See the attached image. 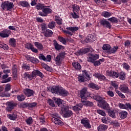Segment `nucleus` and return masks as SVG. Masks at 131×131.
<instances>
[{
	"label": "nucleus",
	"instance_id": "f704fd0d",
	"mask_svg": "<svg viewBox=\"0 0 131 131\" xmlns=\"http://www.w3.org/2000/svg\"><path fill=\"white\" fill-rule=\"evenodd\" d=\"M54 18L55 21L58 25H62V21H63V19H62L60 16L58 15H55Z\"/></svg>",
	"mask_w": 131,
	"mask_h": 131
},
{
	"label": "nucleus",
	"instance_id": "f257e3e1",
	"mask_svg": "<svg viewBox=\"0 0 131 131\" xmlns=\"http://www.w3.org/2000/svg\"><path fill=\"white\" fill-rule=\"evenodd\" d=\"M51 91L53 95H57V96H61V97H66L69 94L67 90L60 85L52 87Z\"/></svg>",
	"mask_w": 131,
	"mask_h": 131
},
{
	"label": "nucleus",
	"instance_id": "5fc2aeb1",
	"mask_svg": "<svg viewBox=\"0 0 131 131\" xmlns=\"http://www.w3.org/2000/svg\"><path fill=\"white\" fill-rule=\"evenodd\" d=\"M110 49H111V46L109 44H104L102 47V49L104 51H106V52L110 51Z\"/></svg>",
	"mask_w": 131,
	"mask_h": 131
},
{
	"label": "nucleus",
	"instance_id": "4be33fe9",
	"mask_svg": "<svg viewBox=\"0 0 131 131\" xmlns=\"http://www.w3.org/2000/svg\"><path fill=\"white\" fill-rule=\"evenodd\" d=\"M53 101H55V104H57L58 107H60L61 109H62V107L63 106H66V105H64V104L62 103V102H63V100L60 98H57L56 97L53 98Z\"/></svg>",
	"mask_w": 131,
	"mask_h": 131
},
{
	"label": "nucleus",
	"instance_id": "412c9836",
	"mask_svg": "<svg viewBox=\"0 0 131 131\" xmlns=\"http://www.w3.org/2000/svg\"><path fill=\"white\" fill-rule=\"evenodd\" d=\"M93 76H94V77H96V78H97L99 80H101V81H102V80H107V78L102 74L95 73V74H94Z\"/></svg>",
	"mask_w": 131,
	"mask_h": 131
},
{
	"label": "nucleus",
	"instance_id": "473e14b6",
	"mask_svg": "<svg viewBox=\"0 0 131 131\" xmlns=\"http://www.w3.org/2000/svg\"><path fill=\"white\" fill-rule=\"evenodd\" d=\"M72 12H76L79 13V11L80 10V7H79V5H78L77 4L72 5Z\"/></svg>",
	"mask_w": 131,
	"mask_h": 131
},
{
	"label": "nucleus",
	"instance_id": "603ef678",
	"mask_svg": "<svg viewBox=\"0 0 131 131\" xmlns=\"http://www.w3.org/2000/svg\"><path fill=\"white\" fill-rule=\"evenodd\" d=\"M48 27L50 29H54V28H56V23L55 21H51L49 23Z\"/></svg>",
	"mask_w": 131,
	"mask_h": 131
},
{
	"label": "nucleus",
	"instance_id": "3c124183",
	"mask_svg": "<svg viewBox=\"0 0 131 131\" xmlns=\"http://www.w3.org/2000/svg\"><path fill=\"white\" fill-rule=\"evenodd\" d=\"M82 73V76L84 77H85V78H86L87 79H91L90 77V75L89 74V72H88V71L85 70H83Z\"/></svg>",
	"mask_w": 131,
	"mask_h": 131
},
{
	"label": "nucleus",
	"instance_id": "20e7f679",
	"mask_svg": "<svg viewBox=\"0 0 131 131\" xmlns=\"http://www.w3.org/2000/svg\"><path fill=\"white\" fill-rule=\"evenodd\" d=\"M52 13H53V10L50 8V6L44 5L42 11L38 12V15L41 17H47L48 15L52 14Z\"/></svg>",
	"mask_w": 131,
	"mask_h": 131
},
{
	"label": "nucleus",
	"instance_id": "393cba45",
	"mask_svg": "<svg viewBox=\"0 0 131 131\" xmlns=\"http://www.w3.org/2000/svg\"><path fill=\"white\" fill-rule=\"evenodd\" d=\"M88 88L92 89V90H95L96 91H99L100 87L97 84H95L93 82H91L88 84Z\"/></svg>",
	"mask_w": 131,
	"mask_h": 131
},
{
	"label": "nucleus",
	"instance_id": "864d4df0",
	"mask_svg": "<svg viewBox=\"0 0 131 131\" xmlns=\"http://www.w3.org/2000/svg\"><path fill=\"white\" fill-rule=\"evenodd\" d=\"M58 39L60 42H61V43L66 46V39L61 36H58Z\"/></svg>",
	"mask_w": 131,
	"mask_h": 131
},
{
	"label": "nucleus",
	"instance_id": "69168bd1",
	"mask_svg": "<svg viewBox=\"0 0 131 131\" xmlns=\"http://www.w3.org/2000/svg\"><path fill=\"white\" fill-rule=\"evenodd\" d=\"M48 103L51 107H55V101H54V100H53L51 99H48Z\"/></svg>",
	"mask_w": 131,
	"mask_h": 131
},
{
	"label": "nucleus",
	"instance_id": "49530a36",
	"mask_svg": "<svg viewBox=\"0 0 131 131\" xmlns=\"http://www.w3.org/2000/svg\"><path fill=\"white\" fill-rule=\"evenodd\" d=\"M108 111V116H110V117H112V118H116V116L115 115V112L114 111H112L110 108L107 110Z\"/></svg>",
	"mask_w": 131,
	"mask_h": 131
},
{
	"label": "nucleus",
	"instance_id": "de8ad7c7",
	"mask_svg": "<svg viewBox=\"0 0 131 131\" xmlns=\"http://www.w3.org/2000/svg\"><path fill=\"white\" fill-rule=\"evenodd\" d=\"M67 30H70V31H72V32H75V31H77L79 29V27H69L66 28Z\"/></svg>",
	"mask_w": 131,
	"mask_h": 131
},
{
	"label": "nucleus",
	"instance_id": "052dcab7",
	"mask_svg": "<svg viewBox=\"0 0 131 131\" xmlns=\"http://www.w3.org/2000/svg\"><path fill=\"white\" fill-rule=\"evenodd\" d=\"M0 48L3 49L5 51H8V50H9V46L8 45L5 43L0 44Z\"/></svg>",
	"mask_w": 131,
	"mask_h": 131
},
{
	"label": "nucleus",
	"instance_id": "ddd939ff",
	"mask_svg": "<svg viewBox=\"0 0 131 131\" xmlns=\"http://www.w3.org/2000/svg\"><path fill=\"white\" fill-rule=\"evenodd\" d=\"M3 72H0V79L2 78V79H4L2 81L3 83H7V82H10L11 81V77H9V75L8 74H5V75H3Z\"/></svg>",
	"mask_w": 131,
	"mask_h": 131
},
{
	"label": "nucleus",
	"instance_id": "a18cd8bd",
	"mask_svg": "<svg viewBox=\"0 0 131 131\" xmlns=\"http://www.w3.org/2000/svg\"><path fill=\"white\" fill-rule=\"evenodd\" d=\"M21 68L25 71H30L31 70L30 69V66L29 64H27V63H24L21 66Z\"/></svg>",
	"mask_w": 131,
	"mask_h": 131
},
{
	"label": "nucleus",
	"instance_id": "c85d7f7f",
	"mask_svg": "<svg viewBox=\"0 0 131 131\" xmlns=\"http://www.w3.org/2000/svg\"><path fill=\"white\" fill-rule=\"evenodd\" d=\"M34 45L36 48H37V50H39V51H43V45H42V43L39 42H34Z\"/></svg>",
	"mask_w": 131,
	"mask_h": 131
},
{
	"label": "nucleus",
	"instance_id": "4468645a",
	"mask_svg": "<svg viewBox=\"0 0 131 131\" xmlns=\"http://www.w3.org/2000/svg\"><path fill=\"white\" fill-rule=\"evenodd\" d=\"M90 51V50L89 48H82L76 52L75 54L76 56H82L83 55H85V54L89 53Z\"/></svg>",
	"mask_w": 131,
	"mask_h": 131
},
{
	"label": "nucleus",
	"instance_id": "1a4fd4ad",
	"mask_svg": "<svg viewBox=\"0 0 131 131\" xmlns=\"http://www.w3.org/2000/svg\"><path fill=\"white\" fill-rule=\"evenodd\" d=\"M12 34V31L9 29H4L0 32V37L2 38H7Z\"/></svg>",
	"mask_w": 131,
	"mask_h": 131
},
{
	"label": "nucleus",
	"instance_id": "72a5a7b5",
	"mask_svg": "<svg viewBox=\"0 0 131 131\" xmlns=\"http://www.w3.org/2000/svg\"><path fill=\"white\" fill-rule=\"evenodd\" d=\"M16 39L14 38H11L9 39V46H10V47H12V48H16Z\"/></svg>",
	"mask_w": 131,
	"mask_h": 131
},
{
	"label": "nucleus",
	"instance_id": "774afa93",
	"mask_svg": "<svg viewBox=\"0 0 131 131\" xmlns=\"http://www.w3.org/2000/svg\"><path fill=\"white\" fill-rule=\"evenodd\" d=\"M78 81L79 82H84V77L83 76H78Z\"/></svg>",
	"mask_w": 131,
	"mask_h": 131
},
{
	"label": "nucleus",
	"instance_id": "cd10ccee",
	"mask_svg": "<svg viewBox=\"0 0 131 131\" xmlns=\"http://www.w3.org/2000/svg\"><path fill=\"white\" fill-rule=\"evenodd\" d=\"M128 113L125 111H122L119 113V116L121 119H125L127 117Z\"/></svg>",
	"mask_w": 131,
	"mask_h": 131
},
{
	"label": "nucleus",
	"instance_id": "a19ab883",
	"mask_svg": "<svg viewBox=\"0 0 131 131\" xmlns=\"http://www.w3.org/2000/svg\"><path fill=\"white\" fill-rule=\"evenodd\" d=\"M119 79L120 80H125V77H126V74L124 72H120L119 73V76H118Z\"/></svg>",
	"mask_w": 131,
	"mask_h": 131
},
{
	"label": "nucleus",
	"instance_id": "b1692460",
	"mask_svg": "<svg viewBox=\"0 0 131 131\" xmlns=\"http://www.w3.org/2000/svg\"><path fill=\"white\" fill-rule=\"evenodd\" d=\"M118 50V47L117 46H114L113 48L111 47L109 51H105L106 54L107 55H111V54H115Z\"/></svg>",
	"mask_w": 131,
	"mask_h": 131
},
{
	"label": "nucleus",
	"instance_id": "9d476101",
	"mask_svg": "<svg viewBox=\"0 0 131 131\" xmlns=\"http://www.w3.org/2000/svg\"><path fill=\"white\" fill-rule=\"evenodd\" d=\"M97 105L99 108H102L104 110H109V104L107 103V101L105 100H103L102 101L97 104Z\"/></svg>",
	"mask_w": 131,
	"mask_h": 131
},
{
	"label": "nucleus",
	"instance_id": "423d86ee",
	"mask_svg": "<svg viewBox=\"0 0 131 131\" xmlns=\"http://www.w3.org/2000/svg\"><path fill=\"white\" fill-rule=\"evenodd\" d=\"M80 97L81 98V101L88 100V98H89V93L88 92V89L86 88H83L80 91Z\"/></svg>",
	"mask_w": 131,
	"mask_h": 131
},
{
	"label": "nucleus",
	"instance_id": "7c9ffc66",
	"mask_svg": "<svg viewBox=\"0 0 131 131\" xmlns=\"http://www.w3.org/2000/svg\"><path fill=\"white\" fill-rule=\"evenodd\" d=\"M53 34L54 32H53L52 30L50 29H47L45 32L44 36H45V37H52Z\"/></svg>",
	"mask_w": 131,
	"mask_h": 131
},
{
	"label": "nucleus",
	"instance_id": "ea45409f",
	"mask_svg": "<svg viewBox=\"0 0 131 131\" xmlns=\"http://www.w3.org/2000/svg\"><path fill=\"white\" fill-rule=\"evenodd\" d=\"M8 118L10 120H16L17 119V113L14 112L12 114L8 115Z\"/></svg>",
	"mask_w": 131,
	"mask_h": 131
},
{
	"label": "nucleus",
	"instance_id": "e433bc0d",
	"mask_svg": "<svg viewBox=\"0 0 131 131\" xmlns=\"http://www.w3.org/2000/svg\"><path fill=\"white\" fill-rule=\"evenodd\" d=\"M82 103H83L85 106L87 107H93L94 103L90 101H86V100H83L81 101Z\"/></svg>",
	"mask_w": 131,
	"mask_h": 131
},
{
	"label": "nucleus",
	"instance_id": "09e8293b",
	"mask_svg": "<svg viewBox=\"0 0 131 131\" xmlns=\"http://www.w3.org/2000/svg\"><path fill=\"white\" fill-rule=\"evenodd\" d=\"M43 7H45V4L41 3H38V4L36 5L35 8L37 11H42Z\"/></svg>",
	"mask_w": 131,
	"mask_h": 131
},
{
	"label": "nucleus",
	"instance_id": "bf43d9fd",
	"mask_svg": "<svg viewBox=\"0 0 131 131\" xmlns=\"http://www.w3.org/2000/svg\"><path fill=\"white\" fill-rule=\"evenodd\" d=\"M122 66H123V68L124 69H125V70H127V71H128V70H129V68H130V67L129 66L128 63L126 62H123L122 63Z\"/></svg>",
	"mask_w": 131,
	"mask_h": 131
},
{
	"label": "nucleus",
	"instance_id": "680f3d73",
	"mask_svg": "<svg viewBox=\"0 0 131 131\" xmlns=\"http://www.w3.org/2000/svg\"><path fill=\"white\" fill-rule=\"evenodd\" d=\"M95 100L96 101H97L98 104H99V103L102 102L104 100V99H103V97H102L100 96L96 95V97H95Z\"/></svg>",
	"mask_w": 131,
	"mask_h": 131
},
{
	"label": "nucleus",
	"instance_id": "37998d69",
	"mask_svg": "<svg viewBox=\"0 0 131 131\" xmlns=\"http://www.w3.org/2000/svg\"><path fill=\"white\" fill-rule=\"evenodd\" d=\"M25 121L27 125H31L33 123V119L32 117H29L27 118Z\"/></svg>",
	"mask_w": 131,
	"mask_h": 131
},
{
	"label": "nucleus",
	"instance_id": "bb28decb",
	"mask_svg": "<svg viewBox=\"0 0 131 131\" xmlns=\"http://www.w3.org/2000/svg\"><path fill=\"white\" fill-rule=\"evenodd\" d=\"M120 90L121 92H122V93H125L126 94H127L128 91L129 90L127 85L125 84L121 85L120 86Z\"/></svg>",
	"mask_w": 131,
	"mask_h": 131
},
{
	"label": "nucleus",
	"instance_id": "39448f33",
	"mask_svg": "<svg viewBox=\"0 0 131 131\" xmlns=\"http://www.w3.org/2000/svg\"><path fill=\"white\" fill-rule=\"evenodd\" d=\"M2 8L6 11H12L14 8V3L9 1H5L2 4Z\"/></svg>",
	"mask_w": 131,
	"mask_h": 131
},
{
	"label": "nucleus",
	"instance_id": "a878e982",
	"mask_svg": "<svg viewBox=\"0 0 131 131\" xmlns=\"http://www.w3.org/2000/svg\"><path fill=\"white\" fill-rule=\"evenodd\" d=\"M24 78H25L26 79H30V80H32L33 79L34 76H33V73L32 72L31 74H30L28 72H25L24 74Z\"/></svg>",
	"mask_w": 131,
	"mask_h": 131
},
{
	"label": "nucleus",
	"instance_id": "f3484780",
	"mask_svg": "<svg viewBox=\"0 0 131 131\" xmlns=\"http://www.w3.org/2000/svg\"><path fill=\"white\" fill-rule=\"evenodd\" d=\"M35 93V92L33 90L28 88L26 89L24 91V94H25V96L28 98L32 97V96L34 95Z\"/></svg>",
	"mask_w": 131,
	"mask_h": 131
},
{
	"label": "nucleus",
	"instance_id": "7ed1b4c3",
	"mask_svg": "<svg viewBox=\"0 0 131 131\" xmlns=\"http://www.w3.org/2000/svg\"><path fill=\"white\" fill-rule=\"evenodd\" d=\"M70 107L67 105L63 106L61 108L60 114L63 118H69L73 115V112L70 110Z\"/></svg>",
	"mask_w": 131,
	"mask_h": 131
},
{
	"label": "nucleus",
	"instance_id": "2f4dec72",
	"mask_svg": "<svg viewBox=\"0 0 131 131\" xmlns=\"http://www.w3.org/2000/svg\"><path fill=\"white\" fill-rule=\"evenodd\" d=\"M107 128H108V126L105 124H100L97 127V129L98 131H105V130H107Z\"/></svg>",
	"mask_w": 131,
	"mask_h": 131
},
{
	"label": "nucleus",
	"instance_id": "6ab92c4d",
	"mask_svg": "<svg viewBox=\"0 0 131 131\" xmlns=\"http://www.w3.org/2000/svg\"><path fill=\"white\" fill-rule=\"evenodd\" d=\"M83 107V104L82 103H77L75 106L72 107L73 111L77 112V113H79V111L82 109Z\"/></svg>",
	"mask_w": 131,
	"mask_h": 131
},
{
	"label": "nucleus",
	"instance_id": "0eeeda50",
	"mask_svg": "<svg viewBox=\"0 0 131 131\" xmlns=\"http://www.w3.org/2000/svg\"><path fill=\"white\" fill-rule=\"evenodd\" d=\"M6 105L7 106L6 108V111H7V112H11L15 107H16L17 104V102H15L14 101H8L6 102Z\"/></svg>",
	"mask_w": 131,
	"mask_h": 131
},
{
	"label": "nucleus",
	"instance_id": "dca6fc26",
	"mask_svg": "<svg viewBox=\"0 0 131 131\" xmlns=\"http://www.w3.org/2000/svg\"><path fill=\"white\" fill-rule=\"evenodd\" d=\"M53 42L55 50H56V51H61V50H64V49H65V47L64 46L58 43L57 40L54 39Z\"/></svg>",
	"mask_w": 131,
	"mask_h": 131
},
{
	"label": "nucleus",
	"instance_id": "6e6d98bb",
	"mask_svg": "<svg viewBox=\"0 0 131 131\" xmlns=\"http://www.w3.org/2000/svg\"><path fill=\"white\" fill-rule=\"evenodd\" d=\"M107 20L112 23H118V18L115 17H111L107 19Z\"/></svg>",
	"mask_w": 131,
	"mask_h": 131
},
{
	"label": "nucleus",
	"instance_id": "a211bd4d",
	"mask_svg": "<svg viewBox=\"0 0 131 131\" xmlns=\"http://www.w3.org/2000/svg\"><path fill=\"white\" fill-rule=\"evenodd\" d=\"M25 47L26 49L28 50H31L32 52L33 53H38V50L34 47L33 45H32L31 43H27L25 45Z\"/></svg>",
	"mask_w": 131,
	"mask_h": 131
},
{
	"label": "nucleus",
	"instance_id": "e2e57ef3",
	"mask_svg": "<svg viewBox=\"0 0 131 131\" xmlns=\"http://www.w3.org/2000/svg\"><path fill=\"white\" fill-rule=\"evenodd\" d=\"M55 62L56 65H60L61 64V57L58 55L55 58Z\"/></svg>",
	"mask_w": 131,
	"mask_h": 131
},
{
	"label": "nucleus",
	"instance_id": "f8f14e48",
	"mask_svg": "<svg viewBox=\"0 0 131 131\" xmlns=\"http://www.w3.org/2000/svg\"><path fill=\"white\" fill-rule=\"evenodd\" d=\"M10 90H11V85L10 84H7L5 87L4 92L0 94V96L3 97H10L11 95L10 94V93H8V92H9V91H10Z\"/></svg>",
	"mask_w": 131,
	"mask_h": 131
},
{
	"label": "nucleus",
	"instance_id": "c9c22d12",
	"mask_svg": "<svg viewBox=\"0 0 131 131\" xmlns=\"http://www.w3.org/2000/svg\"><path fill=\"white\" fill-rule=\"evenodd\" d=\"M73 67L76 70H80L81 69V65L78 62H75L72 63Z\"/></svg>",
	"mask_w": 131,
	"mask_h": 131
},
{
	"label": "nucleus",
	"instance_id": "2eb2a0df",
	"mask_svg": "<svg viewBox=\"0 0 131 131\" xmlns=\"http://www.w3.org/2000/svg\"><path fill=\"white\" fill-rule=\"evenodd\" d=\"M26 58L28 61H30V62L33 63V64H38L39 62V60H38V59L30 55L26 56Z\"/></svg>",
	"mask_w": 131,
	"mask_h": 131
},
{
	"label": "nucleus",
	"instance_id": "4c0bfd02",
	"mask_svg": "<svg viewBox=\"0 0 131 131\" xmlns=\"http://www.w3.org/2000/svg\"><path fill=\"white\" fill-rule=\"evenodd\" d=\"M12 74L14 78H17V76H18V71L17 70V68H16V64L13 65L12 67Z\"/></svg>",
	"mask_w": 131,
	"mask_h": 131
},
{
	"label": "nucleus",
	"instance_id": "c03bdc74",
	"mask_svg": "<svg viewBox=\"0 0 131 131\" xmlns=\"http://www.w3.org/2000/svg\"><path fill=\"white\" fill-rule=\"evenodd\" d=\"M19 5L23 7V8H28L30 5L27 2V1H22L19 2Z\"/></svg>",
	"mask_w": 131,
	"mask_h": 131
},
{
	"label": "nucleus",
	"instance_id": "9b49d317",
	"mask_svg": "<svg viewBox=\"0 0 131 131\" xmlns=\"http://www.w3.org/2000/svg\"><path fill=\"white\" fill-rule=\"evenodd\" d=\"M81 124H82L85 128L90 129L92 127V125L90 123V120L88 118H83L81 120Z\"/></svg>",
	"mask_w": 131,
	"mask_h": 131
},
{
	"label": "nucleus",
	"instance_id": "338daca9",
	"mask_svg": "<svg viewBox=\"0 0 131 131\" xmlns=\"http://www.w3.org/2000/svg\"><path fill=\"white\" fill-rule=\"evenodd\" d=\"M120 109H125L126 110V103L123 104V103H119L118 105Z\"/></svg>",
	"mask_w": 131,
	"mask_h": 131
},
{
	"label": "nucleus",
	"instance_id": "5701e85b",
	"mask_svg": "<svg viewBox=\"0 0 131 131\" xmlns=\"http://www.w3.org/2000/svg\"><path fill=\"white\" fill-rule=\"evenodd\" d=\"M52 122H54L56 125L63 126L64 123L61 120L60 118H52Z\"/></svg>",
	"mask_w": 131,
	"mask_h": 131
},
{
	"label": "nucleus",
	"instance_id": "79ce46f5",
	"mask_svg": "<svg viewBox=\"0 0 131 131\" xmlns=\"http://www.w3.org/2000/svg\"><path fill=\"white\" fill-rule=\"evenodd\" d=\"M16 98L18 102H23V101L25 100L26 97H25V95L20 94V95H17L16 96Z\"/></svg>",
	"mask_w": 131,
	"mask_h": 131
},
{
	"label": "nucleus",
	"instance_id": "f03ea898",
	"mask_svg": "<svg viewBox=\"0 0 131 131\" xmlns=\"http://www.w3.org/2000/svg\"><path fill=\"white\" fill-rule=\"evenodd\" d=\"M99 58H100L99 54L89 53V57H87V61L89 63H92L94 66L97 67V66H100V65H101V62L98 60Z\"/></svg>",
	"mask_w": 131,
	"mask_h": 131
},
{
	"label": "nucleus",
	"instance_id": "8fccbe9b",
	"mask_svg": "<svg viewBox=\"0 0 131 131\" xmlns=\"http://www.w3.org/2000/svg\"><path fill=\"white\" fill-rule=\"evenodd\" d=\"M71 15L73 19H78L79 18V12L73 11Z\"/></svg>",
	"mask_w": 131,
	"mask_h": 131
},
{
	"label": "nucleus",
	"instance_id": "58836bf2",
	"mask_svg": "<svg viewBox=\"0 0 131 131\" xmlns=\"http://www.w3.org/2000/svg\"><path fill=\"white\" fill-rule=\"evenodd\" d=\"M96 36L94 35H89L86 38V41L87 42H89V41H95L96 40Z\"/></svg>",
	"mask_w": 131,
	"mask_h": 131
},
{
	"label": "nucleus",
	"instance_id": "0e129e2a",
	"mask_svg": "<svg viewBox=\"0 0 131 131\" xmlns=\"http://www.w3.org/2000/svg\"><path fill=\"white\" fill-rule=\"evenodd\" d=\"M19 107L20 108H28V103L27 102H24L23 103H21L19 104Z\"/></svg>",
	"mask_w": 131,
	"mask_h": 131
},
{
	"label": "nucleus",
	"instance_id": "13d9d810",
	"mask_svg": "<svg viewBox=\"0 0 131 131\" xmlns=\"http://www.w3.org/2000/svg\"><path fill=\"white\" fill-rule=\"evenodd\" d=\"M102 16L105 18H109L111 16V12H108L107 11H103L102 13Z\"/></svg>",
	"mask_w": 131,
	"mask_h": 131
},
{
	"label": "nucleus",
	"instance_id": "c756f323",
	"mask_svg": "<svg viewBox=\"0 0 131 131\" xmlns=\"http://www.w3.org/2000/svg\"><path fill=\"white\" fill-rule=\"evenodd\" d=\"M108 75L111 77H113V78H118L119 73L114 71H111L110 72H108Z\"/></svg>",
	"mask_w": 131,
	"mask_h": 131
},
{
	"label": "nucleus",
	"instance_id": "4d7b16f0",
	"mask_svg": "<svg viewBox=\"0 0 131 131\" xmlns=\"http://www.w3.org/2000/svg\"><path fill=\"white\" fill-rule=\"evenodd\" d=\"M37 103L36 102H31L28 103V109H30V108H34V107H36Z\"/></svg>",
	"mask_w": 131,
	"mask_h": 131
},
{
	"label": "nucleus",
	"instance_id": "6e6552de",
	"mask_svg": "<svg viewBox=\"0 0 131 131\" xmlns=\"http://www.w3.org/2000/svg\"><path fill=\"white\" fill-rule=\"evenodd\" d=\"M99 23L101 26L106 27V28H108V29H111L112 27L111 24L105 18L100 19L99 20Z\"/></svg>",
	"mask_w": 131,
	"mask_h": 131
},
{
	"label": "nucleus",
	"instance_id": "aec40b11",
	"mask_svg": "<svg viewBox=\"0 0 131 131\" xmlns=\"http://www.w3.org/2000/svg\"><path fill=\"white\" fill-rule=\"evenodd\" d=\"M32 72L34 78H36V76H39L40 78H43L45 77V75L38 70H35Z\"/></svg>",
	"mask_w": 131,
	"mask_h": 131
}]
</instances>
